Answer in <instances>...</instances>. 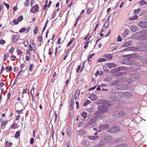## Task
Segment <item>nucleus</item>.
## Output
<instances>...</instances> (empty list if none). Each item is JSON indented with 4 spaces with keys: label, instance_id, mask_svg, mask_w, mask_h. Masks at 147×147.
I'll use <instances>...</instances> for the list:
<instances>
[{
    "label": "nucleus",
    "instance_id": "obj_12",
    "mask_svg": "<svg viewBox=\"0 0 147 147\" xmlns=\"http://www.w3.org/2000/svg\"><path fill=\"white\" fill-rule=\"evenodd\" d=\"M115 88L116 89L120 90H122L124 89L123 85L121 84H119L116 86Z\"/></svg>",
    "mask_w": 147,
    "mask_h": 147
},
{
    "label": "nucleus",
    "instance_id": "obj_6",
    "mask_svg": "<svg viewBox=\"0 0 147 147\" xmlns=\"http://www.w3.org/2000/svg\"><path fill=\"white\" fill-rule=\"evenodd\" d=\"M39 7L38 4H36L30 9V11L33 13H35L38 11Z\"/></svg>",
    "mask_w": 147,
    "mask_h": 147
},
{
    "label": "nucleus",
    "instance_id": "obj_5",
    "mask_svg": "<svg viewBox=\"0 0 147 147\" xmlns=\"http://www.w3.org/2000/svg\"><path fill=\"white\" fill-rule=\"evenodd\" d=\"M113 115L116 118L121 117L125 115V112L123 111H117L114 113Z\"/></svg>",
    "mask_w": 147,
    "mask_h": 147
},
{
    "label": "nucleus",
    "instance_id": "obj_11",
    "mask_svg": "<svg viewBox=\"0 0 147 147\" xmlns=\"http://www.w3.org/2000/svg\"><path fill=\"white\" fill-rule=\"evenodd\" d=\"M130 29L131 31L133 32H136L138 30V28L136 26H131L130 28Z\"/></svg>",
    "mask_w": 147,
    "mask_h": 147
},
{
    "label": "nucleus",
    "instance_id": "obj_35",
    "mask_svg": "<svg viewBox=\"0 0 147 147\" xmlns=\"http://www.w3.org/2000/svg\"><path fill=\"white\" fill-rule=\"evenodd\" d=\"M119 82L118 80L113 81L111 82V84L112 85H115L118 84Z\"/></svg>",
    "mask_w": 147,
    "mask_h": 147
},
{
    "label": "nucleus",
    "instance_id": "obj_25",
    "mask_svg": "<svg viewBox=\"0 0 147 147\" xmlns=\"http://www.w3.org/2000/svg\"><path fill=\"white\" fill-rule=\"evenodd\" d=\"M125 95V92H119L118 94V96L121 97H124Z\"/></svg>",
    "mask_w": 147,
    "mask_h": 147
},
{
    "label": "nucleus",
    "instance_id": "obj_61",
    "mask_svg": "<svg viewBox=\"0 0 147 147\" xmlns=\"http://www.w3.org/2000/svg\"><path fill=\"white\" fill-rule=\"evenodd\" d=\"M57 117H58V116H57V114L56 113H55V122L56 120L57 119Z\"/></svg>",
    "mask_w": 147,
    "mask_h": 147
},
{
    "label": "nucleus",
    "instance_id": "obj_50",
    "mask_svg": "<svg viewBox=\"0 0 147 147\" xmlns=\"http://www.w3.org/2000/svg\"><path fill=\"white\" fill-rule=\"evenodd\" d=\"M96 86V85H95L94 86L92 87L89 88L88 89V90L89 91H90L91 90H94L95 89Z\"/></svg>",
    "mask_w": 147,
    "mask_h": 147
},
{
    "label": "nucleus",
    "instance_id": "obj_44",
    "mask_svg": "<svg viewBox=\"0 0 147 147\" xmlns=\"http://www.w3.org/2000/svg\"><path fill=\"white\" fill-rule=\"evenodd\" d=\"M92 12V9L90 8H88L87 10V13L88 14H89L90 13Z\"/></svg>",
    "mask_w": 147,
    "mask_h": 147
},
{
    "label": "nucleus",
    "instance_id": "obj_41",
    "mask_svg": "<svg viewBox=\"0 0 147 147\" xmlns=\"http://www.w3.org/2000/svg\"><path fill=\"white\" fill-rule=\"evenodd\" d=\"M23 19V17L22 16H20L18 18V22H21Z\"/></svg>",
    "mask_w": 147,
    "mask_h": 147
},
{
    "label": "nucleus",
    "instance_id": "obj_36",
    "mask_svg": "<svg viewBox=\"0 0 147 147\" xmlns=\"http://www.w3.org/2000/svg\"><path fill=\"white\" fill-rule=\"evenodd\" d=\"M109 66L110 68L116 67V64L113 63H109Z\"/></svg>",
    "mask_w": 147,
    "mask_h": 147
},
{
    "label": "nucleus",
    "instance_id": "obj_43",
    "mask_svg": "<svg viewBox=\"0 0 147 147\" xmlns=\"http://www.w3.org/2000/svg\"><path fill=\"white\" fill-rule=\"evenodd\" d=\"M18 21L17 19H15V20H13V24L16 25V24H17L18 23Z\"/></svg>",
    "mask_w": 147,
    "mask_h": 147
},
{
    "label": "nucleus",
    "instance_id": "obj_27",
    "mask_svg": "<svg viewBox=\"0 0 147 147\" xmlns=\"http://www.w3.org/2000/svg\"><path fill=\"white\" fill-rule=\"evenodd\" d=\"M127 145L126 144H123L118 145L115 147H127Z\"/></svg>",
    "mask_w": 147,
    "mask_h": 147
},
{
    "label": "nucleus",
    "instance_id": "obj_1",
    "mask_svg": "<svg viewBox=\"0 0 147 147\" xmlns=\"http://www.w3.org/2000/svg\"><path fill=\"white\" fill-rule=\"evenodd\" d=\"M110 106V105L108 103H104L98 106V110L95 113L96 115L102 114L107 112L108 110L107 107Z\"/></svg>",
    "mask_w": 147,
    "mask_h": 147
},
{
    "label": "nucleus",
    "instance_id": "obj_24",
    "mask_svg": "<svg viewBox=\"0 0 147 147\" xmlns=\"http://www.w3.org/2000/svg\"><path fill=\"white\" fill-rule=\"evenodd\" d=\"M19 36H14L12 38V41L13 42H16Z\"/></svg>",
    "mask_w": 147,
    "mask_h": 147
},
{
    "label": "nucleus",
    "instance_id": "obj_49",
    "mask_svg": "<svg viewBox=\"0 0 147 147\" xmlns=\"http://www.w3.org/2000/svg\"><path fill=\"white\" fill-rule=\"evenodd\" d=\"M3 4L5 5L7 8V9H8L9 8V4L5 3L4 2H3Z\"/></svg>",
    "mask_w": 147,
    "mask_h": 147
},
{
    "label": "nucleus",
    "instance_id": "obj_38",
    "mask_svg": "<svg viewBox=\"0 0 147 147\" xmlns=\"http://www.w3.org/2000/svg\"><path fill=\"white\" fill-rule=\"evenodd\" d=\"M117 68H115L114 69H112L111 70L110 72L111 73H116L117 71Z\"/></svg>",
    "mask_w": 147,
    "mask_h": 147
},
{
    "label": "nucleus",
    "instance_id": "obj_55",
    "mask_svg": "<svg viewBox=\"0 0 147 147\" xmlns=\"http://www.w3.org/2000/svg\"><path fill=\"white\" fill-rule=\"evenodd\" d=\"M25 46L27 47L28 45V41L27 40L25 41L24 42Z\"/></svg>",
    "mask_w": 147,
    "mask_h": 147
},
{
    "label": "nucleus",
    "instance_id": "obj_46",
    "mask_svg": "<svg viewBox=\"0 0 147 147\" xmlns=\"http://www.w3.org/2000/svg\"><path fill=\"white\" fill-rule=\"evenodd\" d=\"M140 11V9L138 8L137 9H135L134 13L135 14H137Z\"/></svg>",
    "mask_w": 147,
    "mask_h": 147
},
{
    "label": "nucleus",
    "instance_id": "obj_9",
    "mask_svg": "<svg viewBox=\"0 0 147 147\" xmlns=\"http://www.w3.org/2000/svg\"><path fill=\"white\" fill-rule=\"evenodd\" d=\"M80 94V91L79 90H77L75 93L74 98L75 100H77Z\"/></svg>",
    "mask_w": 147,
    "mask_h": 147
},
{
    "label": "nucleus",
    "instance_id": "obj_8",
    "mask_svg": "<svg viewBox=\"0 0 147 147\" xmlns=\"http://www.w3.org/2000/svg\"><path fill=\"white\" fill-rule=\"evenodd\" d=\"M110 98L113 101H119L120 98L118 96L115 95H112L110 96Z\"/></svg>",
    "mask_w": 147,
    "mask_h": 147
},
{
    "label": "nucleus",
    "instance_id": "obj_3",
    "mask_svg": "<svg viewBox=\"0 0 147 147\" xmlns=\"http://www.w3.org/2000/svg\"><path fill=\"white\" fill-rule=\"evenodd\" d=\"M112 139L111 136H109L107 137L105 136L103 137L102 140L99 142L103 145L104 144L109 142Z\"/></svg>",
    "mask_w": 147,
    "mask_h": 147
},
{
    "label": "nucleus",
    "instance_id": "obj_45",
    "mask_svg": "<svg viewBox=\"0 0 147 147\" xmlns=\"http://www.w3.org/2000/svg\"><path fill=\"white\" fill-rule=\"evenodd\" d=\"M138 76L136 75H133L131 76V78L133 79H135L137 78Z\"/></svg>",
    "mask_w": 147,
    "mask_h": 147
},
{
    "label": "nucleus",
    "instance_id": "obj_23",
    "mask_svg": "<svg viewBox=\"0 0 147 147\" xmlns=\"http://www.w3.org/2000/svg\"><path fill=\"white\" fill-rule=\"evenodd\" d=\"M129 33V31L127 30H125L123 34V36L125 38L126 37L127 35Z\"/></svg>",
    "mask_w": 147,
    "mask_h": 147
},
{
    "label": "nucleus",
    "instance_id": "obj_34",
    "mask_svg": "<svg viewBox=\"0 0 147 147\" xmlns=\"http://www.w3.org/2000/svg\"><path fill=\"white\" fill-rule=\"evenodd\" d=\"M139 4L142 5H143L147 4V3H146L145 1L144 0H142L140 1L139 3Z\"/></svg>",
    "mask_w": 147,
    "mask_h": 147
},
{
    "label": "nucleus",
    "instance_id": "obj_21",
    "mask_svg": "<svg viewBox=\"0 0 147 147\" xmlns=\"http://www.w3.org/2000/svg\"><path fill=\"white\" fill-rule=\"evenodd\" d=\"M104 57L106 58L111 59L113 58V57L110 54H105L104 55Z\"/></svg>",
    "mask_w": 147,
    "mask_h": 147
},
{
    "label": "nucleus",
    "instance_id": "obj_51",
    "mask_svg": "<svg viewBox=\"0 0 147 147\" xmlns=\"http://www.w3.org/2000/svg\"><path fill=\"white\" fill-rule=\"evenodd\" d=\"M7 123V121H5L2 122L1 124V126H5Z\"/></svg>",
    "mask_w": 147,
    "mask_h": 147
},
{
    "label": "nucleus",
    "instance_id": "obj_60",
    "mask_svg": "<svg viewBox=\"0 0 147 147\" xmlns=\"http://www.w3.org/2000/svg\"><path fill=\"white\" fill-rule=\"evenodd\" d=\"M34 139L33 138H31L30 139V143L31 144H32L33 143V142H34Z\"/></svg>",
    "mask_w": 147,
    "mask_h": 147
},
{
    "label": "nucleus",
    "instance_id": "obj_58",
    "mask_svg": "<svg viewBox=\"0 0 147 147\" xmlns=\"http://www.w3.org/2000/svg\"><path fill=\"white\" fill-rule=\"evenodd\" d=\"M30 44L32 45H31L32 46V47H34V46H35V45L34 44V42L33 40H32L31 41H30Z\"/></svg>",
    "mask_w": 147,
    "mask_h": 147
},
{
    "label": "nucleus",
    "instance_id": "obj_14",
    "mask_svg": "<svg viewBox=\"0 0 147 147\" xmlns=\"http://www.w3.org/2000/svg\"><path fill=\"white\" fill-rule=\"evenodd\" d=\"M140 48H144L147 47V42H141V45L140 46Z\"/></svg>",
    "mask_w": 147,
    "mask_h": 147
},
{
    "label": "nucleus",
    "instance_id": "obj_13",
    "mask_svg": "<svg viewBox=\"0 0 147 147\" xmlns=\"http://www.w3.org/2000/svg\"><path fill=\"white\" fill-rule=\"evenodd\" d=\"M135 49V50H136L138 49V48L137 47H129L125 48V49H123L124 51H132L133 49Z\"/></svg>",
    "mask_w": 147,
    "mask_h": 147
},
{
    "label": "nucleus",
    "instance_id": "obj_47",
    "mask_svg": "<svg viewBox=\"0 0 147 147\" xmlns=\"http://www.w3.org/2000/svg\"><path fill=\"white\" fill-rule=\"evenodd\" d=\"M6 69L8 70L9 71H11L12 70V68L11 66L6 67H5Z\"/></svg>",
    "mask_w": 147,
    "mask_h": 147
},
{
    "label": "nucleus",
    "instance_id": "obj_18",
    "mask_svg": "<svg viewBox=\"0 0 147 147\" xmlns=\"http://www.w3.org/2000/svg\"><path fill=\"white\" fill-rule=\"evenodd\" d=\"M90 98L92 100H95L97 99L96 96L94 94H92L90 96Z\"/></svg>",
    "mask_w": 147,
    "mask_h": 147
},
{
    "label": "nucleus",
    "instance_id": "obj_52",
    "mask_svg": "<svg viewBox=\"0 0 147 147\" xmlns=\"http://www.w3.org/2000/svg\"><path fill=\"white\" fill-rule=\"evenodd\" d=\"M34 65L33 64H31L30 65L29 68V70L30 71H32V68L34 67Z\"/></svg>",
    "mask_w": 147,
    "mask_h": 147
},
{
    "label": "nucleus",
    "instance_id": "obj_64",
    "mask_svg": "<svg viewBox=\"0 0 147 147\" xmlns=\"http://www.w3.org/2000/svg\"><path fill=\"white\" fill-rule=\"evenodd\" d=\"M23 111V109H21L19 111V110L17 111L16 112L17 113L20 114L22 113V112Z\"/></svg>",
    "mask_w": 147,
    "mask_h": 147
},
{
    "label": "nucleus",
    "instance_id": "obj_16",
    "mask_svg": "<svg viewBox=\"0 0 147 147\" xmlns=\"http://www.w3.org/2000/svg\"><path fill=\"white\" fill-rule=\"evenodd\" d=\"M131 41H129L127 42H126L123 44L122 45L123 47H125L128 46H129L131 43Z\"/></svg>",
    "mask_w": 147,
    "mask_h": 147
},
{
    "label": "nucleus",
    "instance_id": "obj_39",
    "mask_svg": "<svg viewBox=\"0 0 147 147\" xmlns=\"http://www.w3.org/2000/svg\"><path fill=\"white\" fill-rule=\"evenodd\" d=\"M74 38H73L71 40L69 41V42L68 43L67 45V47H68L69 45H70L72 43L73 41H74Z\"/></svg>",
    "mask_w": 147,
    "mask_h": 147
},
{
    "label": "nucleus",
    "instance_id": "obj_42",
    "mask_svg": "<svg viewBox=\"0 0 147 147\" xmlns=\"http://www.w3.org/2000/svg\"><path fill=\"white\" fill-rule=\"evenodd\" d=\"M30 29L31 28L30 27H28L26 28V29H25V32L26 33H28L29 32Z\"/></svg>",
    "mask_w": 147,
    "mask_h": 147
},
{
    "label": "nucleus",
    "instance_id": "obj_15",
    "mask_svg": "<svg viewBox=\"0 0 147 147\" xmlns=\"http://www.w3.org/2000/svg\"><path fill=\"white\" fill-rule=\"evenodd\" d=\"M100 127L101 129H106L109 127V126L107 124H103L100 125Z\"/></svg>",
    "mask_w": 147,
    "mask_h": 147
},
{
    "label": "nucleus",
    "instance_id": "obj_48",
    "mask_svg": "<svg viewBox=\"0 0 147 147\" xmlns=\"http://www.w3.org/2000/svg\"><path fill=\"white\" fill-rule=\"evenodd\" d=\"M122 41V39L121 38V36L119 35L117 38V41L119 42H121Z\"/></svg>",
    "mask_w": 147,
    "mask_h": 147
},
{
    "label": "nucleus",
    "instance_id": "obj_4",
    "mask_svg": "<svg viewBox=\"0 0 147 147\" xmlns=\"http://www.w3.org/2000/svg\"><path fill=\"white\" fill-rule=\"evenodd\" d=\"M120 130V128L118 126H115L109 128L108 129V132L111 133H116L119 132Z\"/></svg>",
    "mask_w": 147,
    "mask_h": 147
},
{
    "label": "nucleus",
    "instance_id": "obj_10",
    "mask_svg": "<svg viewBox=\"0 0 147 147\" xmlns=\"http://www.w3.org/2000/svg\"><path fill=\"white\" fill-rule=\"evenodd\" d=\"M133 96V94L131 92H125L124 97L126 98H131Z\"/></svg>",
    "mask_w": 147,
    "mask_h": 147
},
{
    "label": "nucleus",
    "instance_id": "obj_56",
    "mask_svg": "<svg viewBox=\"0 0 147 147\" xmlns=\"http://www.w3.org/2000/svg\"><path fill=\"white\" fill-rule=\"evenodd\" d=\"M8 57V56L7 54H5L4 55V61L6 60Z\"/></svg>",
    "mask_w": 147,
    "mask_h": 147
},
{
    "label": "nucleus",
    "instance_id": "obj_28",
    "mask_svg": "<svg viewBox=\"0 0 147 147\" xmlns=\"http://www.w3.org/2000/svg\"><path fill=\"white\" fill-rule=\"evenodd\" d=\"M83 144L84 146H88L89 144V142L88 140H85L83 142Z\"/></svg>",
    "mask_w": 147,
    "mask_h": 147
},
{
    "label": "nucleus",
    "instance_id": "obj_33",
    "mask_svg": "<svg viewBox=\"0 0 147 147\" xmlns=\"http://www.w3.org/2000/svg\"><path fill=\"white\" fill-rule=\"evenodd\" d=\"M38 26H36L35 27L34 30V34H36L38 32Z\"/></svg>",
    "mask_w": 147,
    "mask_h": 147
},
{
    "label": "nucleus",
    "instance_id": "obj_29",
    "mask_svg": "<svg viewBox=\"0 0 147 147\" xmlns=\"http://www.w3.org/2000/svg\"><path fill=\"white\" fill-rule=\"evenodd\" d=\"M103 146V144L99 142V143L95 145L94 147H102Z\"/></svg>",
    "mask_w": 147,
    "mask_h": 147
},
{
    "label": "nucleus",
    "instance_id": "obj_20",
    "mask_svg": "<svg viewBox=\"0 0 147 147\" xmlns=\"http://www.w3.org/2000/svg\"><path fill=\"white\" fill-rule=\"evenodd\" d=\"M117 68L118 71L126 70L127 69L126 67L123 66L119 67Z\"/></svg>",
    "mask_w": 147,
    "mask_h": 147
},
{
    "label": "nucleus",
    "instance_id": "obj_2",
    "mask_svg": "<svg viewBox=\"0 0 147 147\" xmlns=\"http://www.w3.org/2000/svg\"><path fill=\"white\" fill-rule=\"evenodd\" d=\"M147 34V32L144 31L139 32L134 34L131 36L132 38L135 37L139 38L142 37L146 36Z\"/></svg>",
    "mask_w": 147,
    "mask_h": 147
},
{
    "label": "nucleus",
    "instance_id": "obj_22",
    "mask_svg": "<svg viewBox=\"0 0 147 147\" xmlns=\"http://www.w3.org/2000/svg\"><path fill=\"white\" fill-rule=\"evenodd\" d=\"M98 138L99 136H89L88 137V138L91 140H94L97 139Z\"/></svg>",
    "mask_w": 147,
    "mask_h": 147
},
{
    "label": "nucleus",
    "instance_id": "obj_17",
    "mask_svg": "<svg viewBox=\"0 0 147 147\" xmlns=\"http://www.w3.org/2000/svg\"><path fill=\"white\" fill-rule=\"evenodd\" d=\"M12 144V142L6 141L5 143V147H11Z\"/></svg>",
    "mask_w": 147,
    "mask_h": 147
},
{
    "label": "nucleus",
    "instance_id": "obj_26",
    "mask_svg": "<svg viewBox=\"0 0 147 147\" xmlns=\"http://www.w3.org/2000/svg\"><path fill=\"white\" fill-rule=\"evenodd\" d=\"M137 18V15H135L134 16L130 17L129 18V19L131 20H133L136 19Z\"/></svg>",
    "mask_w": 147,
    "mask_h": 147
},
{
    "label": "nucleus",
    "instance_id": "obj_53",
    "mask_svg": "<svg viewBox=\"0 0 147 147\" xmlns=\"http://www.w3.org/2000/svg\"><path fill=\"white\" fill-rule=\"evenodd\" d=\"M5 43V40L1 39L0 40V44H3Z\"/></svg>",
    "mask_w": 147,
    "mask_h": 147
},
{
    "label": "nucleus",
    "instance_id": "obj_30",
    "mask_svg": "<svg viewBox=\"0 0 147 147\" xmlns=\"http://www.w3.org/2000/svg\"><path fill=\"white\" fill-rule=\"evenodd\" d=\"M81 115L83 118H85L87 116V114L86 112H83L81 113Z\"/></svg>",
    "mask_w": 147,
    "mask_h": 147
},
{
    "label": "nucleus",
    "instance_id": "obj_57",
    "mask_svg": "<svg viewBox=\"0 0 147 147\" xmlns=\"http://www.w3.org/2000/svg\"><path fill=\"white\" fill-rule=\"evenodd\" d=\"M25 30V28H23L21 29L19 31L20 33H22Z\"/></svg>",
    "mask_w": 147,
    "mask_h": 147
},
{
    "label": "nucleus",
    "instance_id": "obj_63",
    "mask_svg": "<svg viewBox=\"0 0 147 147\" xmlns=\"http://www.w3.org/2000/svg\"><path fill=\"white\" fill-rule=\"evenodd\" d=\"M126 74L125 72H120L119 74V75H122L125 74Z\"/></svg>",
    "mask_w": 147,
    "mask_h": 147
},
{
    "label": "nucleus",
    "instance_id": "obj_40",
    "mask_svg": "<svg viewBox=\"0 0 147 147\" xmlns=\"http://www.w3.org/2000/svg\"><path fill=\"white\" fill-rule=\"evenodd\" d=\"M106 61V59H105L102 58L99 59L98 60V61L99 62H101L103 61Z\"/></svg>",
    "mask_w": 147,
    "mask_h": 147
},
{
    "label": "nucleus",
    "instance_id": "obj_59",
    "mask_svg": "<svg viewBox=\"0 0 147 147\" xmlns=\"http://www.w3.org/2000/svg\"><path fill=\"white\" fill-rule=\"evenodd\" d=\"M38 40L40 42H41L42 41V36H40L39 37V38H38Z\"/></svg>",
    "mask_w": 147,
    "mask_h": 147
},
{
    "label": "nucleus",
    "instance_id": "obj_62",
    "mask_svg": "<svg viewBox=\"0 0 147 147\" xmlns=\"http://www.w3.org/2000/svg\"><path fill=\"white\" fill-rule=\"evenodd\" d=\"M16 126V124L15 123H13L11 125V128H15V127Z\"/></svg>",
    "mask_w": 147,
    "mask_h": 147
},
{
    "label": "nucleus",
    "instance_id": "obj_37",
    "mask_svg": "<svg viewBox=\"0 0 147 147\" xmlns=\"http://www.w3.org/2000/svg\"><path fill=\"white\" fill-rule=\"evenodd\" d=\"M142 62L143 63L147 64V58H144L142 59Z\"/></svg>",
    "mask_w": 147,
    "mask_h": 147
},
{
    "label": "nucleus",
    "instance_id": "obj_19",
    "mask_svg": "<svg viewBox=\"0 0 147 147\" xmlns=\"http://www.w3.org/2000/svg\"><path fill=\"white\" fill-rule=\"evenodd\" d=\"M109 20L108 18L106 20L104 24V27L105 28H108L109 25Z\"/></svg>",
    "mask_w": 147,
    "mask_h": 147
},
{
    "label": "nucleus",
    "instance_id": "obj_32",
    "mask_svg": "<svg viewBox=\"0 0 147 147\" xmlns=\"http://www.w3.org/2000/svg\"><path fill=\"white\" fill-rule=\"evenodd\" d=\"M90 103V101L88 100H86L84 104V106L85 107L88 105Z\"/></svg>",
    "mask_w": 147,
    "mask_h": 147
},
{
    "label": "nucleus",
    "instance_id": "obj_31",
    "mask_svg": "<svg viewBox=\"0 0 147 147\" xmlns=\"http://www.w3.org/2000/svg\"><path fill=\"white\" fill-rule=\"evenodd\" d=\"M20 131H16L15 133V137L16 138H18L19 136L20 135Z\"/></svg>",
    "mask_w": 147,
    "mask_h": 147
},
{
    "label": "nucleus",
    "instance_id": "obj_7",
    "mask_svg": "<svg viewBox=\"0 0 147 147\" xmlns=\"http://www.w3.org/2000/svg\"><path fill=\"white\" fill-rule=\"evenodd\" d=\"M138 25L140 27L147 28V22L142 21L139 22Z\"/></svg>",
    "mask_w": 147,
    "mask_h": 147
},
{
    "label": "nucleus",
    "instance_id": "obj_54",
    "mask_svg": "<svg viewBox=\"0 0 147 147\" xmlns=\"http://www.w3.org/2000/svg\"><path fill=\"white\" fill-rule=\"evenodd\" d=\"M29 48L30 50L32 51L33 50V47L32 46L31 44L29 45Z\"/></svg>",
    "mask_w": 147,
    "mask_h": 147
}]
</instances>
